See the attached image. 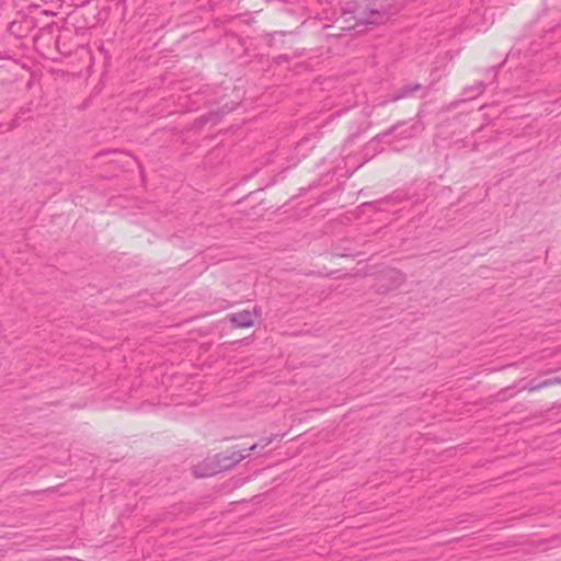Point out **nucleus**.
Instances as JSON below:
<instances>
[{
  "mask_svg": "<svg viewBox=\"0 0 561 561\" xmlns=\"http://www.w3.org/2000/svg\"><path fill=\"white\" fill-rule=\"evenodd\" d=\"M250 454L249 453H233L232 455V459L229 463H226L224 466H220V465H216V466H213L210 468H207L205 470H202L199 467H196L194 469V476L197 477V478H203V477H208V476H214L216 474L221 467H229L230 465H233V463H237L239 461H241L242 459H244L245 457H248Z\"/></svg>",
  "mask_w": 561,
  "mask_h": 561,
  "instance_id": "7ed1b4c3",
  "label": "nucleus"
},
{
  "mask_svg": "<svg viewBox=\"0 0 561 561\" xmlns=\"http://www.w3.org/2000/svg\"><path fill=\"white\" fill-rule=\"evenodd\" d=\"M560 382H561L560 378L546 379V380H542L537 383L535 381H530L524 387V389H526L528 391H536L541 388L550 387L552 385L560 383Z\"/></svg>",
  "mask_w": 561,
  "mask_h": 561,
  "instance_id": "423d86ee",
  "label": "nucleus"
},
{
  "mask_svg": "<svg viewBox=\"0 0 561 561\" xmlns=\"http://www.w3.org/2000/svg\"><path fill=\"white\" fill-rule=\"evenodd\" d=\"M405 280V276L402 272L394 268L383 270L377 276L376 290L381 294H386L390 290L399 288Z\"/></svg>",
  "mask_w": 561,
  "mask_h": 561,
  "instance_id": "f03ea898",
  "label": "nucleus"
},
{
  "mask_svg": "<svg viewBox=\"0 0 561 561\" xmlns=\"http://www.w3.org/2000/svg\"><path fill=\"white\" fill-rule=\"evenodd\" d=\"M350 12L354 14L356 24H381L391 16L386 5L377 1L353 3Z\"/></svg>",
  "mask_w": 561,
  "mask_h": 561,
  "instance_id": "f257e3e1",
  "label": "nucleus"
},
{
  "mask_svg": "<svg viewBox=\"0 0 561 561\" xmlns=\"http://www.w3.org/2000/svg\"><path fill=\"white\" fill-rule=\"evenodd\" d=\"M256 448V445H252L250 448H249V451L250 450H254Z\"/></svg>",
  "mask_w": 561,
  "mask_h": 561,
  "instance_id": "6e6552de",
  "label": "nucleus"
},
{
  "mask_svg": "<svg viewBox=\"0 0 561 561\" xmlns=\"http://www.w3.org/2000/svg\"><path fill=\"white\" fill-rule=\"evenodd\" d=\"M420 89H421V84H419V83L405 84L400 90H398L393 95H391L388 101L396 102L398 100L408 98Z\"/></svg>",
  "mask_w": 561,
  "mask_h": 561,
  "instance_id": "39448f33",
  "label": "nucleus"
},
{
  "mask_svg": "<svg viewBox=\"0 0 561 561\" xmlns=\"http://www.w3.org/2000/svg\"><path fill=\"white\" fill-rule=\"evenodd\" d=\"M483 89H484V85H483V83H481V82H480V83L477 85V92H478V93H481V92L483 91Z\"/></svg>",
  "mask_w": 561,
  "mask_h": 561,
  "instance_id": "0eeeda50",
  "label": "nucleus"
},
{
  "mask_svg": "<svg viewBox=\"0 0 561 561\" xmlns=\"http://www.w3.org/2000/svg\"><path fill=\"white\" fill-rule=\"evenodd\" d=\"M231 323L237 328H250L254 323L253 314L248 310H242L230 314Z\"/></svg>",
  "mask_w": 561,
  "mask_h": 561,
  "instance_id": "20e7f679",
  "label": "nucleus"
}]
</instances>
